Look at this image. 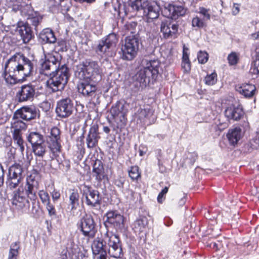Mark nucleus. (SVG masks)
<instances>
[{
  "label": "nucleus",
  "instance_id": "nucleus-1",
  "mask_svg": "<svg viewBox=\"0 0 259 259\" xmlns=\"http://www.w3.org/2000/svg\"><path fill=\"white\" fill-rule=\"evenodd\" d=\"M34 69L33 62L23 54L16 53L6 62L2 74L6 82L11 85L30 76Z\"/></svg>",
  "mask_w": 259,
  "mask_h": 259
},
{
  "label": "nucleus",
  "instance_id": "nucleus-2",
  "mask_svg": "<svg viewBox=\"0 0 259 259\" xmlns=\"http://www.w3.org/2000/svg\"><path fill=\"white\" fill-rule=\"evenodd\" d=\"M159 65L158 60L147 61L144 68L141 69L136 75L135 86L138 91L145 88L151 81L156 80L159 73Z\"/></svg>",
  "mask_w": 259,
  "mask_h": 259
},
{
  "label": "nucleus",
  "instance_id": "nucleus-3",
  "mask_svg": "<svg viewBox=\"0 0 259 259\" xmlns=\"http://www.w3.org/2000/svg\"><path fill=\"white\" fill-rule=\"evenodd\" d=\"M101 70L97 61L90 59L83 61L76 67L75 75L80 79H89L94 82L101 80Z\"/></svg>",
  "mask_w": 259,
  "mask_h": 259
},
{
  "label": "nucleus",
  "instance_id": "nucleus-4",
  "mask_svg": "<svg viewBox=\"0 0 259 259\" xmlns=\"http://www.w3.org/2000/svg\"><path fill=\"white\" fill-rule=\"evenodd\" d=\"M69 76V68L66 64H63L56 72H52L46 81V86L53 92L62 91L67 83Z\"/></svg>",
  "mask_w": 259,
  "mask_h": 259
},
{
  "label": "nucleus",
  "instance_id": "nucleus-5",
  "mask_svg": "<svg viewBox=\"0 0 259 259\" xmlns=\"http://www.w3.org/2000/svg\"><path fill=\"white\" fill-rule=\"evenodd\" d=\"M129 5L133 10H143L144 15L148 19H154L158 17L160 8L156 3L149 0H130Z\"/></svg>",
  "mask_w": 259,
  "mask_h": 259
},
{
  "label": "nucleus",
  "instance_id": "nucleus-6",
  "mask_svg": "<svg viewBox=\"0 0 259 259\" xmlns=\"http://www.w3.org/2000/svg\"><path fill=\"white\" fill-rule=\"evenodd\" d=\"M104 242L107 243V253L111 257L121 258L123 256L122 244L118 236L108 229L104 234Z\"/></svg>",
  "mask_w": 259,
  "mask_h": 259
},
{
  "label": "nucleus",
  "instance_id": "nucleus-7",
  "mask_svg": "<svg viewBox=\"0 0 259 259\" xmlns=\"http://www.w3.org/2000/svg\"><path fill=\"white\" fill-rule=\"evenodd\" d=\"M61 56L57 53L55 54H48L45 56V59L42 60L40 62L39 73L46 76H50L52 72H56L61 66Z\"/></svg>",
  "mask_w": 259,
  "mask_h": 259
},
{
  "label": "nucleus",
  "instance_id": "nucleus-8",
  "mask_svg": "<svg viewBox=\"0 0 259 259\" xmlns=\"http://www.w3.org/2000/svg\"><path fill=\"white\" fill-rule=\"evenodd\" d=\"M140 44L138 34L127 35L125 38V42L121 46V58L124 60H132L137 55Z\"/></svg>",
  "mask_w": 259,
  "mask_h": 259
},
{
  "label": "nucleus",
  "instance_id": "nucleus-9",
  "mask_svg": "<svg viewBox=\"0 0 259 259\" xmlns=\"http://www.w3.org/2000/svg\"><path fill=\"white\" fill-rule=\"evenodd\" d=\"M117 41L116 35L114 33H110L99 42L96 51L103 57H112L115 55L114 50Z\"/></svg>",
  "mask_w": 259,
  "mask_h": 259
},
{
  "label": "nucleus",
  "instance_id": "nucleus-10",
  "mask_svg": "<svg viewBox=\"0 0 259 259\" xmlns=\"http://www.w3.org/2000/svg\"><path fill=\"white\" fill-rule=\"evenodd\" d=\"M23 166L20 163H15L9 168L6 184L11 190L16 189L23 179Z\"/></svg>",
  "mask_w": 259,
  "mask_h": 259
},
{
  "label": "nucleus",
  "instance_id": "nucleus-11",
  "mask_svg": "<svg viewBox=\"0 0 259 259\" xmlns=\"http://www.w3.org/2000/svg\"><path fill=\"white\" fill-rule=\"evenodd\" d=\"M96 224L91 214L85 213L78 223L79 228L82 234L89 238L95 237L97 233Z\"/></svg>",
  "mask_w": 259,
  "mask_h": 259
},
{
  "label": "nucleus",
  "instance_id": "nucleus-12",
  "mask_svg": "<svg viewBox=\"0 0 259 259\" xmlns=\"http://www.w3.org/2000/svg\"><path fill=\"white\" fill-rule=\"evenodd\" d=\"M74 109L73 101L69 98H66L57 101L55 111L57 116L66 118L72 114Z\"/></svg>",
  "mask_w": 259,
  "mask_h": 259
},
{
  "label": "nucleus",
  "instance_id": "nucleus-13",
  "mask_svg": "<svg viewBox=\"0 0 259 259\" xmlns=\"http://www.w3.org/2000/svg\"><path fill=\"white\" fill-rule=\"evenodd\" d=\"M81 192L82 198H85V203L88 206L96 207L100 205L102 199L98 191L84 185L82 186Z\"/></svg>",
  "mask_w": 259,
  "mask_h": 259
},
{
  "label": "nucleus",
  "instance_id": "nucleus-14",
  "mask_svg": "<svg viewBox=\"0 0 259 259\" xmlns=\"http://www.w3.org/2000/svg\"><path fill=\"white\" fill-rule=\"evenodd\" d=\"M105 225H110L117 232H122L124 230V218L117 211H109L106 214Z\"/></svg>",
  "mask_w": 259,
  "mask_h": 259
},
{
  "label": "nucleus",
  "instance_id": "nucleus-15",
  "mask_svg": "<svg viewBox=\"0 0 259 259\" xmlns=\"http://www.w3.org/2000/svg\"><path fill=\"white\" fill-rule=\"evenodd\" d=\"M127 104L124 101H118L110 109V113L115 120L119 119L117 127L121 126L126 122L125 116L127 112Z\"/></svg>",
  "mask_w": 259,
  "mask_h": 259
},
{
  "label": "nucleus",
  "instance_id": "nucleus-16",
  "mask_svg": "<svg viewBox=\"0 0 259 259\" xmlns=\"http://www.w3.org/2000/svg\"><path fill=\"white\" fill-rule=\"evenodd\" d=\"M36 89L31 83L24 84L18 88L16 97L18 102H26L32 101L35 96Z\"/></svg>",
  "mask_w": 259,
  "mask_h": 259
},
{
  "label": "nucleus",
  "instance_id": "nucleus-17",
  "mask_svg": "<svg viewBox=\"0 0 259 259\" xmlns=\"http://www.w3.org/2000/svg\"><path fill=\"white\" fill-rule=\"evenodd\" d=\"M48 147L53 153L59 152L61 148L60 131L57 127L51 128L49 135L46 136Z\"/></svg>",
  "mask_w": 259,
  "mask_h": 259
},
{
  "label": "nucleus",
  "instance_id": "nucleus-18",
  "mask_svg": "<svg viewBox=\"0 0 259 259\" xmlns=\"http://www.w3.org/2000/svg\"><path fill=\"white\" fill-rule=\"evenodd\" d=\"M78 85V92L82 94L84 97H88L90 100H92L96 96L97 87L96 82L89 79H82Z\"/></svg>",
  "mask_w": 259,
  "mask_h": 259
},
{
  "label": "nucleus",
  "instance_id": "nucleus-19",
  "mask_svg": "<svg viewBox=\"0 0 259 259\" xmlns=\"http://www.w3.org/2000/svg\"><path fill=\"white\" fill-rule=\"evenodd\" d=\"M186 11L187 9L182 6L168 4L165 5L162 12L165 17L176 20L179 17L184 16Z\"/></svg>",
  "mask_w": 259,
  "mask_h": 259
},
{
  "label": "nucleus",
  "instance_id": "nucleus-20",
  "mask_svg": "<svg viewBox=\"0 0 259 259\" xmlns=\"http://www.w3.org/2000/svg\"><path fill=\"white\" fill-rule=\"evenodd\" d=\"M38 114V110L34 106H24L15 112L13 118L30 120L35 118Z\"/></svg>",
  "mask_w": 259,
  "mask_h": 259
},
{
  "label": "nucleus",
  "instance_id": "nucleus-21",
  "mask_svg": "<svg viewBox=\"0 0 259 259\" xmlns=\"http://www.w3.org/2000/svg\"><path fill=\"white\" fill-rule=\"evenodd\" d=\"M39 188L38 182L32 175L27 178L26 183L24 187L25 193L28 199H30L33 203L37 198L36 193Z\"/></svg>",
  "mask_w": 259,
  "mask_h": 259
},
{
  "label": "nucleus",
  "instance_id": "nucleus-22",
  "mask_svg": "<svg viewBox=\"0 0 259 259\" xmlns=\"http://www.w3.org/2000/svg\"><path fill=\"white\" fill-rule=\"evenodd\" d=\"M179 25L174 23L170 20H165L161 22L160 31L165 39L175 38L177 37Z\"/></svg>",
  "mask_w": 259,
  "mask_h": 259
},
{
  "label": "nucleus",
  "instance_id": "nucleus-23",
  "mask_svg": "<svg viewBox=\"0 0 259 259\" xmlns=\"http://www.w3.org/2000/svg\"><path fill=\"white\" fill-rule=\"evenodd\" d=\"M12 204L19 208H23L27 206L30 207V202L26 196L25 189L23 187L19 188L13 191L12 197Z\"/></svg>",
  "mask_w": 259,
  "mask_h": 259
},
{
  "label": "nucleus",
  "instance_id": "nucleus-24",
  "mask_svg": "<svg viewBox=\"0 0 259 259\" xmlns=\"http://www.w3.org/2000/svg\"><path fill=\"white\" fill-rule=\"evenodd\" d=\"M101 138L100 133L99 132V125L97 123H93L89 129L86 137L87 146L89 149L95 148L98 144Z\"/></svg>",
  "mask_w": 259,
  "mask_h": 259
},
{
  "label": "nucleus",
  "instance_id": "nucleus-25",
  "mask_svg": "<svg viewBox=\"0 0 259 259\" xmlns=\"http://www.w3.org/2000/svg\"><path fill=\"white\" fill-rule=\"evenodd\" d=\"M22 15L27 20L26 23L37 26L41 22L42 17L38 13L33 12L30 6H26L21 11Z\"/></svg>",
  "mask_w": 259,
  "mask_h": 259
},
{
  "label": "nucleus",
  "instance_id": "nucleus-26",
  "mask_svg": "<svg viewBox=\"0 0 259 259\" xmlns=\"http://www.w3.org/2000/svg\"><path fill=\"white\" fill-rule=\"evenodd\" d=\"M244 114L242 107L240 105H231L225 111V115L228 120L238 121Z\"/></svg>",
  "mask_w": 259,
  "mask_h": 259
},
{
  "label": "nucleus",
  "instance_id": "nucleus-27",
  "mask_svg": "<svg viewBox=\"0 0 259 259\" xmlns=\"http://www.w3.org/2000/svg\"><path fill=\"white\" fill-rule=\"evenodd\" d=\"M93 255L107 254V243L104 242V234L102 237H97L93 240L91 245Z\"/></svg>",
  "mask_w": 259,
  "mask_h": 259
},
{
  "label": "nucleus",
  "instance_id": "nucleus-28",
  "mask_svg": "<svg viewBox=\"0 0 259 259\" xmlns=\"http://www.w3.org/2000/svg\"><path fill=\"white\" fill-rule=\"evenodd\" d=\"M236 91L245 98H251L255 94L256 88L252 84H238L235 87Z\"/></svg>",
  "mask_w": 259,
  "mask_h": 259
},
{
  "label": "nucleus",
  "instance_id": "nucleus-29",
  "mask_svg": "<svg viewBox=\"0 0 259 259\" xmlns=\"http://www.w3.org/2000/svg\"><path fill=\"white\" fill-rule=\"evenodd\" d=\"M39 39L42 44H54L57 40L54 32L49 28H45L40 32Z\"/></svg>",
  "mask_w": 259,
  "mask_h": 259
},
{
  "label": "nucleus",
  "instance_id": "nucleus-30",
  "mask_svg": "<svg viewBox=\"0 0 259 259\" xmlns=\"http://www.w3.org/2000/svg\"><path fill=\"white\" fill-rule=\"evenodd\" d=\"M18 32L24 44L29 42L33 36V32L28 23H26L19 26Z\"/></svg>",
  "mask_w": 259,
  "mask_h": 259
},
{
  "label": "nucleus",
  "instance_id": "nucleus-31",
  "mask_svg": "<svg viewBox=\"0 0 259 259\" xmlns=\"http://www.w3.org/2000/svg\"><path fill=\"white\" fill-rule=\"evenodd\" d=\"M93 172L96 180L99 182H101L106 177L102 162L100 160L96 159L95 161Z\"/></svg>",
  "mask_w": 259,
  "mask_h": 259
},
{
  "label": "nucleus",
  "instance_id": "nucleus-32",
  "mask_svg": "<svg viewBox=\"0 0 259 259\" xmlns=\"http://www.w3.org/2000/svg\"><path fill=\"white\" fill-rule=\"evenodd\" d=\"M148 219L146 217H140L133 224V229L136 233L145 232L148 225Z\"/></svg>",
  "mask_w": 259,
  "mask_h": 259
},
{
  "label": "nucleus",
  "instance_id": "nucleus-33",
  "mask_svg": "<svg viewBox=\"0 0 259 259\" xmlns=\"http://www.w3.org/2000/svg\"><path fill=\"white\" fill-rule=\"evenodd\" d=\"M191 63L189 59V48L184 44L181 67L185 73H188L191 70Z\"/></svg>",
  "mask_w": 259,
  "mask_h": 259
},
{
  "label": "nucleus",
  "instance_id": "nucleus-34",
  "mask_svg": "<svg viewBox=\"0 0 259 259\" xmlns=\"http://www.w3.org/2000/svg\"><path fill=\"white\" fill-rule=\"evenodd\" d=\"M227 137L230 145L235 146L240 140L241 130L239 127H235L229 131Z\"/></svg>",
  "mask_w": 259,
  "mask_h": 259
},
{
  "label": "nucleus",
  "instance_id": "nucleus-35",
  "mask_svg": "<svg viewBox=\"0 0 259 259\" xmlns=\"http://www.w3.org/2000/svg\"><path fill=\"white\" fill-rule=\"evenodd\" d=\"M27 125L25 122L20 120V118H14L11 121V132L12 133L21 134L25 131Z\"/></svg>",
  "mask_w": 259,
  "mask_h": 259
},
{
  "label": "nucleus",
  "instance_id": "nucleus-36",
  "mask_svg": "<svg viewBox=\"0 0 259 259\" xmlns=\"http://www.w3.org/2000/svg\"><path fill=\"white\" fill-rule=\"evenodd\" d=\"M27 140L31 144L32 146L37 144V143H42V142L45 141L44 136L36 132L30 133L27 136Z\"/></svg>",
  "mask_w": 259,
  "mask_h": 259
},
{
  "label": "nucleus",
  "instance_id": "nucleus-37",
  "mask_svg": "<svg viewBox=\"0 0 259 259\" xmlns=\"http://www.w3.org/2000/svg\"><path fill=\"white\" fill-rule=\"evenodd\" d=\"M12 134V139L14 144L16 145L17 148H19V150L23 154L25 149V142L22 138L21 134Z\"/></svg>",
  "mask_w": 259,
  "mask_h": 259
},
{
  "label": "nucleus",
  "instance_id": "nucleus-38",
  "mask_svg": "<svg viewBox=\"0 0 259 259\" xmlns=\"http://www.w3.org/2000/svg\"><path fill=\"white\" fill-rule=\"evenodd\" d=\"M32 148L34 154L40 157H42L47 152V148L45 141L32 146Z\"/></svg>",
  "mask_w": 259,
  "mask_h": 259
},
{
  "label": "nucleus",
  "instance_id": "nucleus-39",
  "mask_svg": "<svg viewBox=\"0 0 259 259\" xmlns=\"http://www.w3.org/2000/svg\"><path fill=\"white\" fill-rule=\"evenodd\" d=\"M153 115V111L150 108L141 109L139 113V117L141 120L146 121L147 120H150Z\"/></svg>",
  "mask_w": 259,
  "mask_h": 259
},
{
  "label": "nucleus",
  "instance_id": "nucleus-40",
  "mask_svg": "<svg viewBox=\"0 0 259 259\" xmlns=\"http://www.w3.org/2000/svg\"><path fill=\"white\" fill-rule=\"evenodd\" d=\"M79 195L77 191H73L69 196V202L71 210L75 209L79 206Z\"/></svg>",
  "mask_w": 259,
  "mask_h": 259
},
{
  "label": "nucleus",
  "instance_id": "nucleus-41",
  "mask_svg": "<svg viewBox=\"0 0 259 259\" xmlns=\"http://www.w3.org/2000/svg\"><path fill=\"white\" fill-rule=\"evenodd\" d=\"M137 26V23L135 22L126 23L124 26V29L125 31L126 34L130 35L138 34L136 31Z\"/></svg>",
  "mask_w": 259,
  "mask_h": 259
},
{
  "label": "nucleus",
  "instance_id": "nucleus-42",
  "mask_svg": "<svg viewBox=\"0 0 259 259\" xmlns=\"http://www.w3.org/2000/svg\"><path fill=\"white\" fill-rule=\"evenodd\" d=\"M192 25L193 27L202 28L206 26V22L201 17L196 16L192 20Z\"/></svg>",
  "mask_w": 259,
  "mask_h": 259
},
{
  "label": "nucleus",
  "instance_id": "nucleus-43",
  "mask_svg": "<svg viewBox=\"0 0 259 259\" xmlns=\"http://www.w3.org/2000/svg\"><path fill=\"white\" fill-rule=\"evenodd\" d=\"M198 158V154L196 152H188L186 154L185 162L186 164L192 165Z\"/></svg>",
  "mask_w": 259,
  "mask_h": 259
},
{
  "label": "nucleus",
  "instance_id": "nucleus-44",
  "mask_svg": "<svg viewBox=\"0 0 259 259\" xmlns=\"http://www.w3.org/2000/svg\"><path fill=\"white\" fill-rule=\"evenodd\" d=\"M128 175L132 180H137L141 176L139 167L137 166H131L130 170H128Z\"/></svg>",
  "mask_w": 259,
  "mask_h": 259
},
{
  "label": "nucleus",
  "instance_id": "nucleus-45",
  "mask_svg": "<svg viewBox=\"0 0 259 259\" xmlns=\"http://www.w3.org/2000/svg\"><path fill=\"white\" fill-rule=\"evenodd\" d=\"M198 14V16L201 17L204 21L207 22L210 19V15L209 13V10L203 7H200L199 9Z\"/></svg>",
  "mask_w": 259,
  "mask_h": 259
},
{
  "label": "nucleus",
  "instance_id": "nucleus-46",
  "mask_svg": "<svg viewBox=\"0 0 259 259\" xmlns=\"http://www.w3.org/2000/svg\"><path fill=\"white\" fill-rule=\"evenodd\" d=\"M217 81V74L215 72H213L209 75H207L205 78V82L206 84L212 85L214 84Z\"/></svg>",
  "mask_w": 259,
  "mask_h": 259
},
{
  "label": "nucleus",
  "instance_id": "nucleus-47",
  "mask_svg": "<svg viewBox=\"0 0 259 259\" xmlns=\"http://www.w3.org/2000/svg\"><path fill=\"white\" fill-rule=\"evenodd\" d=\"M38 196L41 200L42 203L45 205L51 202L49 194L44 190H40L38 192Z\"/></svg>",
  "mask_w": 259,
  "mask_h": 259
},
{
  "label": "nucleus",
  "instance_id": "nucleus-48",
  "mask_svg": "<svg viewBox=\"0 0 259 259\" xmlns=\"http://www.w3.org/2000/svg\"><path fill=\"white\" fill-rule=\"evenodd\" d=\"M48 212V214L52 219H55L57 216L56 210L54 205L50 202L45 205Z\"/></svg>",
  "mask_w": 259,
  "mask_h": 259
},
{
  "label": "nucleus",
  "instance_id": "nucleus-49",
  "mask_svg": "<svg viewBox=\"0 0 259 259\" xmlns=\"http://www.w3.org/2000/svg\"><path fill=\"white\" fill-rule=\"evenodd\" d=\"M258 49L256 50V59L253 62V66L251 68L250 71L252 73L259 75V52Z\"/></svg>",
  "mask_w": 259,
  "mask_h": 259
},
{
  "label": "nucleus",
  "instance_id": "nucleus-50",
  "mask_svg": "<svg viewBox=\"0 0 259 259\" xmlns=\"http://www.w3.org/2000/svg\"><path fill=\"white\" fill-rule=\"evenodd\" d=\"M72 253L75 254V259H87L88 257V251L83 248L79 249L77 252L72 251Z\"/></svg>",
  "mask_w": 259,
  "mask_h": 259
},
{
  "label": "nucleus",
  "instance_id": "nucleus-51",
  "mask_svg": "<svg viewBox=\"0 0 259 259\" xmlns=\"http://www.w3.org/2000/svg\"><path fill=\"white\" fill-rule=\"evenodd\" d=\"M197 59L200 63L204 64L208 59V54L206 52L200 51L198 53Z\"/></svg>",
  "mask_w": 259,
  "mask_h": 259
},
{
  "label": "nucleus",
  "instance_id": "nucleus-52",
  "mask_svg": "<svg viewBox=\"0 0 259 259\" xmlns=\"http://www.w3.org/2000/svg\"><path fill=\"white\" fill-rule=\"evenodd\" d=\"M15 245L16 246V248H12L11 247L10 249L8 259H17L19 246L17 242H15Z\"/></svg>",
  "mask_w": 259,
  "mask_h": 259
},
{
  "label": "nucleus",
  "instance_id": "nucleus-53",
  "mask_svg": "<svg viewBox=\"0 0 259 259\" xmlns=\"http://www.w3.org/2000/svg\"><path fill=\"white\" fill-rule=\"evenodd\" d=\"M227 59L230 65H234L237 63L238 57L236 53L232 52L228 55Z\"/></svg>",
  "mask_w": 259,
  "mask_h": 259
},
{
  "label": "nucleus",
  "instance_id": "nucleus-54",
  "mask_svg": "<svg viewBox=\"0 0 259 259\" xmlns=\"http://www.w3.org/2000/svg\"><path fill=\"white\" fill-rule=\"evenodd\" d=\"M130 2L129 1L128 4H130ZM128 10H127L125 4H119L118 5V14L120 15V14L122 13H124L125 14H127L128 11H130V10L133 11L130 7V5H128Z\"/></svg>",
  "mask_w": 259,
  "mask_h": 259
},
{
  "label": "nucleus",
  "instance_id": "nucleus-55",
  "mask_svg": "<svg viewBox=\"0 0 259 259\" xmlns=\"http://www.w3.org/2000/svg\"><path fill=\"white\" fill-rule=\"evenodd\" d=\"M255 148L252 146V143L250 141L248 143L245 144L242 147V151L244 153L251 152Z\"/></svg>",
  "mask_w": 259,
  "mask_h": 259
},
{
  "label": "nucleus",
  "instance_id": "nucleus-56",
  "mask_svg": "<svg viewBox=\"0 0 259 259\" xmlns=\"http://www.w3.org/2000/svg\"><path fill=\"white\" fill-rule=\"evenodd\" d=\"M168 190V187H165L159 193L158 196H157V201L159 203H161L164 199V196L167 193Z\"/></svg>",
  "mask_w": 259,
  "mask_h": 259
},
{
  "label": "nucleus",
  "instance_id": "nucleus-57",
  "mask_svg": "<svg viewBox=\"0 0 259 259\" xmlns=\"http://www.w3.org/2000/svg\"><path fill=\"white\" fill-rule=\"evenodd\" d=\"M252 146L255 148V149H257L259 148V132L257 133L256 136L250 140Z\"/></svg>",
  "mask_w": 259,
  "mask_h": 259
},
{
  "label": "nucleus",
  "instance_id": "nucleus-58",
  "mask_svg": "<svg viewBox=\"0 0 259 259\" xmlns=\"http://www.w3.org/2000/svg\"><path fill=\"white\" fill-rule=\"evenodd\" d=\"M51 194L54 201L58 200L60 197V192L56 189H54Z\"/></svg>",
  "mask_w": 259,
  "mask_h": 259
},
{
  "label": "nucleus",
  "instance_id": "nucleus-59",
  "mask_svg": "<svg viewBox=\"0 0 259 259\" xmlns=\"http://www.w3.org/2000/svg\"><path fill=\"white\" fill-rule=\"evenodd\" d=\"M240 5L237 3H234L232 8V14L234 16L237 15L240 11Z\"/></svg>",
  "mask_w": 259,
  "mask_h": 259
},
{
  "label": "nucleus",
  "instance_id": "nucleus-60",
  "mask_svg": "<svg viewBox=\"0 0 259 259\" xmlns=\"http://www.w3.org/2000/svg\"><path fill=\"white\" fill-rule=\"evenodd\" d=\"M4 169L3 166L0 164V187L4 184Z\"/></svg>",
  "mask_w": 259,
  "mask_h": 259
},
{
  "label": "nucleus",
  "instance_id": "nucleus-61",
  "mask_svg": "<svg viewBox=\"0 0 259 259\" xmlns=\"http://www.w3.org/2000/svg\"><path fill=\"white\" fill-rule=\"evenodd\" d=\"M74 1L79 4H82L83 3H86L87 4L91 5L95 3L96 0H74Z\"/></svg>",
  "mask_w": 259,
  "mask_h": 259
},
{
  "label": "nucleus",
  "instance_id": "nucleus-62",
  "mask_svg": "<svg viewBox=\"0 0 259 259\" xmlns=\"http://www.w3.org/2000/svg\"><path fill=\"white\" fill-rule=\"evenodd\" d=\"M186 202V196L185 195L180 200L179 204L180 206H183Z\"/></svg>",
  "mask_w": 259,
  "mask_h": 259
},
{
  "label": "nucleus",
  "instance_id": "nucleus-63",
  "mask_svg": "<svg viewBox=\"0 0 259 259\" xmlns=\"http://www.w3.org/2000/svg\"><path fill=\"white\" fill-rule=\"evenodd\" d=\"M94 259H107V254L93 255Z\"/></svg>",
  "mask_w": 259,
  "mask_h": 259
},
{
  "label": "nucleus",
  "instance_id": "nucleus-64",
  "mask_svg": "<svg viewBox=\"0 0 259 259\" xmlns=\"http://www.w3.org/2000/svg\"><path fill=\"white\" fill-rule=\"evenodd\" d=\"M251 37L253 39H258L259 40V31L251 34Z\"/></svg>",
  "mask_w": 259,
  "mask_h": 259
}]
</instances>
